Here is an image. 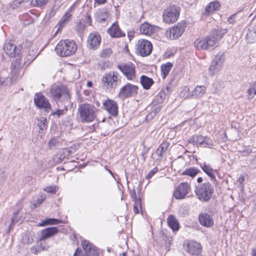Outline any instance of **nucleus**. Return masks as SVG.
<instances>
[{
  "mask_svg": "<svg viewBox=\"0 0 256 256\" xmlns=\"http://www.w3.org/2000/svg\"><path fill=\"white\" fill-rule=\"evenodd\" d=\"M220 6V4L218 1H214L210 2L206 7L205 13L206 14H210L216 10H219Z\"/></svg>",
  "mask_w": 256,
  "mask_h": 256,
  "instance_id": "c85d7f7f",
  "label": "nucleus"
},
{
  "mask_svg": "<svg viewBox=\"0 0 256 256\" xmlns=\"http://www.w3.org/2000/svg\"><path fill=\"white\" fill-rule=\"evenodd\" d=\"M72 16V14L66 12L58 22L59 27L58 30H62L63 27L66 25L69 18Z\"/></svg>",
  "mask_w": 256,
  "mask_h": 256,
  "instance_id": "72a5a7b5",
  "label": "nucleus"
},
{
  "mask_svg": "<svg viewBox=\"0 0 256 256\" xmlns=\"http://www.w3.org/2000/svg\"><path fill=\"white\" fill-rule=\"evenodd\" d=\"M158 171V168L156 167L152 170L146 176V179L150 178L157 172Z\"/></svg>",
  "mask_w": 256,
  "mask_h": 256,
  "instance_id": "603ef678",
  "label": "nucleus"
},
{
  "mask_svg": "<svg viewBox=\"0 0 256 256\" xmlns=\"http://www.w3.org/2000/svg\"><path fill=\"white\" fill-rule=\"evenodd\" d=\"M102 108L106 110L111 116L115 117L118 114V106L114 100L108 99L103 102Z\"/></svg>",
  "mask_w": 256,
  "mask_h": 256,
  "instance_id": "a211bd4d",
  "label": "nucleus"
},
{
  "mask_svg": "<svg viewBox=\"0 0 256 256\" xmlns=\"http://www.w3.org/2000/svg\"><path fill=\"white\" fill-rule=\"evenodd\" d=\"M224 60V53L222 52H219L214 58L212 63L213 64L216 65L218 67L222 68V64Z\"/></svg>",
  "mask_w": 256,
  "mask_h": 256,
  "instance_id": "7c9ffc66",
  "label": "nucleus"
},
{
  "mask_svg": "<svg viewBox=\"0 0 256 256\" xmlns=\"http://www.w3.org/2000/svg\"><path fill=\"white\" fill-rule=\"evenodd\" d=\"M108 32L112 38H120L125 36V34L121 30L116 22L114 23L108 30Z\"/></svg>",
  "mask_w": 256,
  "mask_h": 256,
  "instance_id": "b1692460",
  "label": "nucleus"
},
{
  "mask_svg": "<svg viewBox=\"0 0 256 256\" xmlns=\"http://www.w3.org/2000/svg\"><path fill=\"white\" fill-rule=\"evenodd\" d=\"M37 125L40 129L39 132L42 133L44 130L48 126L46 118L42 117L38 119Z\"/></svg>",
  "mask_w": 256,
  "mask_h": 256,
  "instance_id": "e433bc0d",
  "label": "nucleus"
},
{
  "mask_svg": "<svg viewBox=\"0 0 256 256\" xmlns=\"http://www.w3.org/2000/svg\"><path fill=\"white\" fill-rule=\"evenodd\" d=\"M36 54L34 52L33 50L28 51V54L26 58V59L28 60V64L32 62L36 58Z\"/></svg>",
  "mask_w": 256,
  "mask_h": 256,
  "instance_id": "c03bdc74",
  "label": "nucleus"
},
{
  "mask_svg": "<svg viewBox=\"0 0 256 256\" xmlns=\"http://www.w3.org/2000/svg\"><path fill=\"white\" fill-rule=\"evenodd\" d=\"M50 96L56 102H68L70 98L68 88L64 85L53 86L50 90Z\"/></svg>",
  "mask_w": 256,
  "mask_h": 256,
  "instance_id": "39448f33",
  "label": "nucleus"
},
{
  "mask_svg": "<svg viewBox=\"0 0 256 256\" xmlns=\"http://www.w3.org/2000/svg\"><path fill=\"white\" fill-rule=\"evenodd\" d=\"M138 90L136 86L128 83L120 88L118 97L124 100L134 96L138 94Z\"/></svg>",
  "mask_w": 256,
  "mask_h": 256,
  "instance_id": "f8f14e48",
  "label": "nucleus"
},
{
  "mask_svg": "<svg viewBox=\"0 0 256 256\" xmlns=\"http://www.w3.org/2000/svg\"><path fill=\"white\" fill-rule=\"evenodd\" d=\"M46 196L43 195L38 196V197H36V199L34 200V202L36 203H34L33 204L34 208H36L38 206L40 205L46 200Z\"/></svg>",
  "mask_w": 256,
  "mask_h": 256,
  "instance_id": "a18cd8bd",
  "label": "nucleus"
},
{
  "mask_svg": "<svg viewBox=\"0 0 256 256\" xmlns=\"http://www.w3.org/2000/svg\"><path fill=\"white\" fill-rule=\"evenodd\" d=\"M84 22L86 23H88V25L90 26L92 24V18L90 15L88 13H86V16H85V18L84 20Z\"/></svg>",
  "mask_w": 256,
  "mask_h": 256,
  "instance_id": "5fc2aeb1",
  "label": "nucleus"
},
{
  "mask_svg": "<svg viewBox=\"0 0 256 256\" xmlns=\"http://www.w3.org/2000/svg\"><path fill=\"white\" fill-rule=\"evenodd\" d=\"M170 146V144L166 142L162 143L156 150V154L158 156L162 158L164 154L167 150L168 148Z\"/></svg>",
  "mask_w": 256,
  "mask_h": 256,
  "instance_id": "f704fd0d",
  "label": "nucleus"
},
{
  "mask_svg": "<svg viewBox=\"0 0 256 256\" xmlns=\"http://www.w3.org/2000/svg\"><path fill=\"white\" fill-rule=\"evenodd\" d=\"M50 0H32L30 6L32 7L42 8L46 6Z\"/></svg>",
  "mask_w": 256,
  "mask_h": 256,
  "instance_id": "4c0bfd02",
  "label": "nucleus"
},
{
  "mask_svg": "<svg viewBox=\"0 0 256 256\" xmlns=\"http://www.w3.org/2000/svg\"><path fill=\"white\" fill-rule=\"evenodd\" d=\"M85 27V25L80 21L76 24L75 30L79 34H80L84 32Z\"/></svg>",
  "mask_w": 256,
  "mask_h": 256,
  "instance_id": "37998d69",
  "label": "nucleus"
},
{
  "mask_svg": "<svg viewBox=\"0 0 256 256\" xmlns=\"http://www.w3.org/2000/svg\"><path fill=\"white\" fill-rule=\"evenodd\" d=\"M44 190L51 194H54L56 192V188L54 186H50L44 188Z\"/></svg>",
  "mask_w": 256,
  "mask_h": 256,
  "instance_id": "864d4df0",
  "label": "nucleus"
},
{
  "mask_svg": "<svg viewBox=\"0 0 256 256\" xmlns=\"http://www.w3.org/2000/svg\"><path fill=\"white\" fill-rule=\"evenodd\" d=\"M186 26V22L182 21L172 28L166 30L164 34L166 38L176 39L182 35Z\"/></svg>",
  "mask_w": 256,
  "mask_h": 256,
  "instance_id": "0eeeda50",
  "label": "nucleus"
},
{
  "mask_svg": "<svg viewBox=\"0 0 256 256\" xmlns=\"http://www.w3.org/2000/svg\"><path fill=\"white\" fill-rule=\"evenodd\" d=\"M106 0H94L96 3H97L99 4H104L106 2Z\"/></svg>",
  "mask_w": 256,
  "mask_h": 256,
  "instance_id": "680f3d73",
  "label": "nucleus"
},
{
  "mask_svg": "<svg viewBox=\"0 0 256 256\" xmlns=\"http://www.w3.org/2000/svg\"><path fill=\"white\" fill-rule=\"evenodd\" d=\"M226 32V29L218 27L214 29L208 36L196 40L194 42V46L201 50H207L214 46H217L220 40Z\"/></svg>",
  "mask_w": 256,
  "mask_h": 256,
  "instance_id": "f257e3e1",
  "label": "nucleus"
},
{
  "mask_svg": "<svg viewBox=\"0 0 256 256\" xmlns=\"http://www.w3.org/2000/svg\"><path fill=\"white\" fill-rule=\"evenodd\" d=\"M140 207L136 206H134V212L136 214L140 213Z\"/></svg>",
  "mask_w": 256,
  "mask_h": 256,
  "instance_id": "052dcab7",
  "label": "nucleus"
},
{
  "mask_svg": "<svg viewBox=\"0 0 256 256\" xmlns=\"http://www.w3.org/2000/svg\"><path fill=\"white\" fill-rule=\"evenodd\" d=\"M152 43L146 40H140L138 42L136 52L142 56H149L152 51Z\"/></svg>",
  "mask_w": 256,
  "mask_h": 256,
  "instance_id": "9d476101",
  "label": "nucleus"
},
{
  "mask_svg": "<svg viewBox=\"0 0 256 256\" xmlns=\"http://www.w3.org/2000/svg\"><path fill=\"white\" fill-rule=\"evenodd\" d=\"M244 181V178L242 176H240L237 180V182H238L240 184H242Z\"/></svg>",
  "mask_w": 256,
  "mask_h": 256,
  "instance_id": "e2e57ef3",
  "label": "nucleus"
},
{
  "mask_svg": "<svg viewBox=\"0 0 256 256\" xmlns=\"http://www.w3.org/2000/svg\"><path fill=\"white\" fill-rule=\"evenodd\" d=\"M82 246L86 253L90 256H98V248L89 241L84 240L82 242Z\"/></svg>",
  "mask_w": 256,
  "mask_h": 256,
  "instance_id": "6ab92c4d",
  "label": "nucleus"
},
{
  "mask_svg": "<svg viewBox=\"0 0 256 256\" xmlns=\"http://www.w3.org/2000/svg\"><path fill=\"white\" fill-rule=\"evenodd\" d=\"M161 110V107L158 106L155 108L154 110V112L155 114H158Z\"/></svg>",
  "mask_w": 256,
  "mask_h": 256,
  "instance_id": "338daca9",
  "label": "nucleus"
},
{
  "mask_svg": "<svg viewBox=\"0 0 256 256\" xmlns=\"http://www.w3.org/2000/svg\"><path fill=\"white\" fill-rule=\"evenodd\" d=\"M180 16V8L173 6L166 10L163 14V20L168 24L176 22Z\"/></svg>",
  "mask_w": 256,
  "mask_h": 256,
  "instance_id": "1a4fd4ad",
  "label": "nucleus"
},
{
  "mask_svg": "<svg viewBox=\"0 0 256 256\" xmlns=\"http://www.w3.org/2000/svg\"><path fill=\"white\" fill-rule=\"evenodd\" d=\"M112 53V50L110 48H107L103 50L100 54V56L102 58H108Z\"/></svg>",
  "mask_w": 256,
  "mask_h": 256,
  "instance_id": "de8ad7c7",
  "label": "nucleus"
},
{
  "mask_svg": "<svg viewBox=\"0 0 256 256\" xmlns=\"http://www.w3.org/2000/svg\"><path fill=\"white\" fill-rule=\"evenodd\" d=\"M164 96V91H161L155 96L152 104L156 105L162 102L165 99Z\"/></svg>",
  "mask_w": 256,
  "mask_h": 256,
  "instance_id": "58836bf2",
  "label": "nucleus"
},
{
  "mask_svg": "<svg viewBox=\"0 0 256 256\" xmlns=\"http://www.w3.org/2000/svg\"><path fill=\"white\" fill-rule=\"evenodd\" d=\"M96 20L100 22H102L106 20V17L102 16V12H98L96 16Z\"/></svg>",
  "mask_w": 256,
  "mask_h": 256,
  "instance_id": "3c124183",
  "label": "nucleus"
},
{
  "mask_svg": "<svg viewBox=\"0 0 256 256\" xmlns=\"http://www.w3.org/2000/svg\"><path fill=\"white\" fill-rule=\"evenodd\" d=\"M101 42V36L98 34L92 33L88 38V46L90 48L96 50L100 46Z\"/></svg>",
  "mask_w": 256,
  "mask_h": 256,
  "instance_id": "412c9836",
  "label": "nucleus"
},
{
  "mask_svg": "<svg viewBox=\"0 0 256 256\" xmlns=\"http://www.w3.org/2000/svg\"><path fill=\"white\" fill-rule=\"evenodd\" d=\"M189 143L194 145L200 146L202 148L211 147L214 146L213 142L210 138L204 136L202 135H194L188 140Z\"/></svg>",
  "mask_w": 256,
  "mask_h": 256,
  "instance_id": "9b49d317",
  "label": "nucleus"
},
{
  "mask_svg": "<svg viewBox=\"0 0 256 256\" xmlns=\"http://www.w3.org/2000/svg\"><path fill=\"white\" fill-rule=\"evenodd\" d=\"M118 74L116 72L106 74L102 78V82L104 86L115 88L118 81Z\"/></svg>",
  "mask_w": 256,
  "mask_h": 256,
  "instance_id": "2eb2a0df",
  "label": "nucleus"
},
{
  "mask_svg": "<svg viewBox=\"0 0 256 256\" xmlns=\"http://www.w3.org/2000/svg\"><path fill=\"white\" fill-rule=\"evenodd\" d=\"M256 37V31H250L246 34V39L248 42L254 43L255 42Z\"/></svg>",
  "mask_w": 256,
  "mask_h": 256,
  "instance_id": "a19ab883",
  "label": "nucleus"
},
{
  "mask_svg": "<svg viewBox=\"0 0 256 256\" xmlns=\"http://www.w3.org/2000/svg\"><path fill=\"white\" fill-rule=\"evenodd\" d=\"M213 186L209 182H206L196 186L194 193L198 198L203 202H208L214 194Z\"/></svg>",
  "mask_w": 256,
  "mask_h": 256,
  "instance_id": "20e7f679",
  "label": "nucleus"
},
{
  "mask_svg": "<svg viewBox=\"0 0 256 256\" xmlns=\"http://www.w3.org/2000/svg\"><path fill=\"white\" fill-rule=\"evenodd\" d=\"M186 252L190 255L198 256L201 253L202 246L195 241L188 242L186 248Z\"/></svg>",
  "mask_w": 256,
  "mask_h": 256,
  "instance_id": "aec40b11",
  "label": "nucleus"
},
{
  "mask_svg": "<svg viewBox=\"0 0 256 256\" xmlns=\"http://www.w3.org/2000/svg\"><path fill=\"white\" fill-rule=\"evenodd\" d=\"M42 242V241H39L38 240L37 246H34L30 248V252L32 254H37L42 251L46 250V248L43 246Z\"/></svg>",
  "mask_w": 256,
  "mask_h": 256,
  "instance_id": "c9c22d12",
  "label": "nucleus"
},
{
  "mask_svg": "<svg viewBox=\"0 0 256 256\" xmlns=\"http://www.w3.org/2000/svg\"><path fill=\"white\" fill-rule=\"evenodd\" d=\"M167 222L168 226L173 232H176L179 230V222L174 216L170 215L167 219Z\"/></svg>",
  "mask_w": 256,
  "mask_h": 256,
  "instance_id": "bb28decb",
  "label": "nucleus"
},
{
  "mask_svg": "<svg viewBox=\"0 0 256 256\" xmlns=\"http://www.w3.org/2000/svg\"><path fill=\"white\" fill-rule=\"evenodd\" d=\"M190 190V184L187 182L180 183L174 192V196L176 199H183Z\"/></svg>",
  "mask_w": 256,
  "mask_h": 256,
  "instance_id": "dca6fc26",
  "label": "nucleus"
},
{
  "mask_svg": "<svg viewBox=\"0 0 256 256\" xmlns=\"http://www.w3.org/2000/svg\"><path fill=\"white\" fill-rule=\"evenodd\" d=\"M133 200L134 201V206L140 207V210H142V200L140 198H139Z\"/></svg>",
  "mask_w": 256,
  "mask_h": 256,
  "instance_id": "6e6d98bb",
  "label": "nucleus"
},
{
  "mask_svg": "<svg viewBox=\"0 0 256 256\" xmlns=\"http://www.w3.org/2000/svg\"><path fill=\"white\" fill-rule=\"evenodd\" d=\"M96 108L89 104H82L78 108V112L81 122L88 123L92 122L96 118Z\"/></svg>",
  "mask_w": 256,
  "mask_h": 256,
  "instance_id": "7ed1b4c3",
  "label": "nucleus"
},
{
  "mask_svg": "<svg viewBox=\"0 0 256 256\" xmlns=\"http://www.w3.org/2000/svg\"><path fill=\"white\" fill-rule=\"evenodd\" d=\"M22 1V6H25L26 3L29 2L30 5V2L32 0H20Z\"/></svg>",
  "mask_w": 256,
  "mask_h": 256,
  "instance_id": "0e129e2a",
  "label": "nucleus"
},
{
  "mask_svg": "<svg viewBox=\"0 0 256 256\" xmlns=\"http://www.w3.org/2000/svg\"><path fill=\"white\" fill-rule=\"evenodd\" d=\"M63 222L59 219L54 218H46L40 224V226H46L48 225H56L58 224H59L62 223Z\"/></svg>",
  "mask_w": 256,
  "mask_h": 256,
  "instance_id": "473e14b6",
  "label": "nucleus"
},
{
  "mask_svg": "<svg viewBox=\"0 0 256 256\" xmlns=\"http://www.w3.org/2000/svg\"><path fill=\"white\" fill-rule=\"evenodd\" d=\"M200 172V170L198 168L195 167H190L186 168L182 172V176H188L193 178Z\"/></svg>",
  "mask_w": 256,
  "mask_h": 256,
  "instance_id": "c756f323",
  "label": "nucleus"
},
{
  "mask_svg": "<svg viewBox=\"0 0 256 256\" xmlns=\"http://www.w3.org/2000/svg\"><path fill=\"white\" fill-rule=\"evenodd\" d=\"M221 68L218 67L216 65L213 64V63L211 62V64L209 67L208 71L210 76H214V74L218 72Z\"/></svg>",
  "mask_w": 256,
  "mask_h": 256,
  "instance_id": "79ce46f5",
  "label": "nucleus"
},
{
  "mask_svg": "<svg viewBox=\"0 0 256 256\" xmlns=\"http://www.w3.org/2000/svg\"><path fill=\"white\" fill-rule=\"evenodd\" d=\"M165 242H164V247L166 248V250L168 252L170 250V248L171 245V242L172 240V237H165Z\"/></svg>",
  "mask_w": 256,
  "mask_h": 256,
  "instance_id": "09e8293b",
  "label": "nucleus"
},
{
  "mask_svg": "<svg viewBox=\"0 0 256 256\" xmlns=\"http://www.w3.org/2000/svg\"><path fill=\"white\" fill-rule=\"evenodd\" d=\"M58 232L57 227H48L40 231V236L39 241H43L52 237Z\"/></svg>",
  "mask_w": 256,
  "mask_h": 256,
  "instance_id": "4be33fe9",
  "label": "nucleus"
},
{
  "mask_svg": "<svg viewBox=\"0 0 256 256\" xmlns=\"http://www.w3.org/2000/svg\"><path fill=\"white\" fill-rule=\"evenodd\" d=\"M200 166L202 170L210 177L211 180L216 179L214 172H216V170H214L209 164H206V162H204L200 164Z\"/></svg>",
  "mask_w": 256,
  "mask_h": 256,
  "instance_id": "cd10ccee",
  "label": "nucleus"
},
{
  "mask_svg": "<svg viewBox=\"0 0 256 256\" xmlns=\"http://www.w3.org/2000/svg\"><path fill=\"white\" fill-rule=\"evenodd\" d=\"M117 68L128 80H134L135 78V66L132 62L119 64L118 65Z\"/></svg>",
  "mask_w": 256,
  "mask_h": 256,
  "instance_id": "4468645a",
  "label": "nucleus"
},
{
  "mask_svg": "<svg viewBox=\"0 0 256 256\" xmlns=\"http://www.w3.org/2000/svg\"><path fill=\"white\" fill-rule=\"evenodd\" d=\"M34 100L36 106L38 108L44 109L46 112L51 110V104L48 100L42 93L35 94Z\"/></svg>",
  "mask_w": 256,
  "mask_h": 256,
  "instance_id": "ddd939ff",
  "label": "nucleus"
},
{
  "mask_svg": "<svg viewBox=\"0 0 256 256\" xmlns=\"http://www.w3.org/2000/svg\"><path fill=\"white\" fill-rule=\"evenodd\" d=\"M75 8V4H73L67 10L66 12H69L71 14V12Z\"/></svg>",
  "mask_w": 256,
  "mask_h": 256,
  "instance_id": "774afa93",
  "label": "nucleus"
},
{
  "mask_svg": "<svg viewBox=\"0 0 256 256\" xmlns=\"http://www.w3.org/2000/svg\"><path fill=\"white\" fill-rule=\"evenodd\" d=\"M21 5L22 6V1H20V0H14L12 4L13 8H14V6L18 7Z\"/></svg>",
  "mask_w": 256,
  "mask_h": 256,
  "instance_id": "4d7b16f0",
  "label": "nucleus"
},
{
  "mask_svg": "<svg viewBox=\"0 0 256 256\" xmlns=\"http://www.w3.org/2000/svg\"><path fill=\"white\" fill-rule=\"evenodd\" d=\"M183 92L180 94L181 96L184 98H201L206 92V88L204 86H198L192 92H190L188 86L182 88Z\"/></svg>",
  "mask_w": 256,
  "mask_h": 256,
  "instance_id": "423d86ee",
  "label": "nucleus"
},
{
  "mask_svg": "<svg viewBox=\"0 0 256 256\" xmlns=\"http://www.w3.org/2000/svg\"><path fill=\"white\" fill-rule=\"evenodd\" d=\"M140 30L141 34L146 36H150L155 32V27L147 22L142 24L140 27Z\"/></svg>",
  "mask_w": 256,
  "mask_h": 256,
  "instance_id": "393cba45",
  "label": "nucleus"
},
{
  "mask_svg": "<svg viewBox=\"0 0 256 256\" xmlns=\"http://www.w3.org/2000/svg\"><path fill=\"white\" fill-rule=\"evenodd\" d=\"M256 94V88L254 87L250 88L248 90V98H252Z\"/></svg>",
  "mask_w": 256,
  "mask_h": 256,
  "instance_id": "8fccbe9b",
  "label": "nucleus"
},
{
  "mask_svg": "<svg viewBox=\"0 0 256 256\" xmlns=\"http://www.w3.org/2000/svg\"><path fill=\"white\" fill-rule=\"evenodd\" d=\"M67 111V108H65L63 110H57L52 113V115L56 116L58 118L60 117L62 115L64 114Z\"/></svg>",
  "mask_w": 256,
  "mask_h": 256,
  "instance_id": "49530a36",
  "label": "nucleus"
},
{
  "mask_svg": "<svg viewBox=\"0 0 256 256\" xmlns=\"http://www.w3.org/2000/svg\"><path fill=\"white\" fill-rule=\"evenodd\" d=\"M130 197L132 198L133 200H134L136 199H137L136 192L134 190H132L130 192Z\"/></svg>",
  "mask_w": 256,
  "mask_h": 256,
  "instance_id": "13d9d810",
  "label": "nucleus"
},
{
  "mask_svg": "<svg viewBox=\"0 0 256 256\" xmlns=\"http://www.w3.org/2000/svg\"><path fill=\"white\" fill-rule=\"evenodd\" d=\"M4 176V172L0 170V182L2 181L3 178Z\"/></svg>",
  "mask_w": 256,
  "mask_h": 256,
  "instance_id": "69168bd1",
  "label": "nucleus"
},
{
  "mask_svg": "<svg viewBox=\"0 0 256 256\" xmlns=\"http://www.w3.org/2000/svg\"><path fill=\"white\" fill-rule=\"evenodd\" d=\"M11 78L12 82H14L20 79L24 74V70L21 66L20 60L16 59L12 62L11 66Z\"/></svg>",
  "mask_w": 256,
  "mask_h": 256,
  "instance_id": "6e6552de",
  "label": "nucleus"
},
{
  "mask_svg": "<svg viewBox=\"0 0 256 256\" xmlns=\"http://www.w3.org/2000/svg\"><path fill=\"white\" fill-rule=\"evenodd\" d=\"M235 14H232L228 18V22H229V23L232 24L234 22V18L235 17Z\"/></svg>",
  "mask_w": 256,
  "mask_h": 256,
  "instance_id": "bf43d9fd",
  "label": "nucleus"
},
{
  "mask_svg": "<svg viewBox=\"0 0 256 256\" xmlns=\"http://www.w3.org/2000/svg\"><path fill=\"white\" fill-rule=\"evenodd\" d=\"M140 83L144 89L148 90L150 89L154 81L152 78L146 75H142L140 78Z\"/></svg>",
  "mask_w": 256,
  "mask_h": 256,
  "instance_id": "a878e982",
  "label": "nucleus"
},
{
  "mask_svg": "<svg viewBox=\"0 0 256 256\" xmlns=\"http://www.w3.org/2000/svg\"><path fill=\"white\" fill-rule=\"evenodd\" d=\"M198 220L200 224L206 227H211L214 225V220L212 216L206 212L199 214Z\"/></svg>",
  "mask_w": 256,
  "mask_h": 256,
  "instance_id": "5701e85b",
  "label": "nucleus"
},
{
  "mask_svg": "<svg viewBox=\"0 0 256 256\" xmlns=\"http://www.w3.org/2000/svg\"><path fill=\"white\" fill-rule=\"evenodd\" d=\"M172 66V64L170 62H168L161 66L162 76L163 78H165L167 76Z\"/></svg>",
  "mask_w": 256,
  "mask_h": 256,
  "instance_id": "2f4dec72",
  "label": "nucleus"
},
{
  "mask_svg": "<svg viewBox=\"0 0 256 256\" xmlns=\"http://www.w3.org/2000/svg\"><path fill=\"white\" fill-rule=\"evenodd\" d=\"M18 206V210L14 213L11 218L12 224H14L20 220V218L17 217L20 210L22 208V204L21 202H18L16 204Z\"/></svg>",
  "mask_w": 256,
  "mask_h": 256,
  "instance_id": "ea45409f",
  "label": "nucleus"
},
{
  "mask_svg": "<svg viewBox=\"0 0 256 256\" xmlns=\"http://www.w3.org/2000/svg\"><path fill=\"white\" fill-rule=\"evenodd\" d=\"M22 46L19 45L16 46L11 42H8L4 44V50L5 53L10 58H14L18 56L21 52Z\"/></svg>",
  "mask_w": 256,
  "mask_h": 256,
  "instance_id": "f3484780",
  "label": "nucleus"
},
{
  "mask_svg": "<svg viewBox=\"0 0 256 256\" xmlns=\"http://www.w3.org/2000/svg\"><path fill=\"white\" fill-rule=\"evenodd\" d=\"M77 50L74 41L68 40H60L55 47V51L62 57L68 56L74 54Z\"/></svg>",
  "mask_w": 256,
  "mask_h": 256,
  "instance_id": "f03ea898",
  "label": "nucleus"
}]
</instances>
